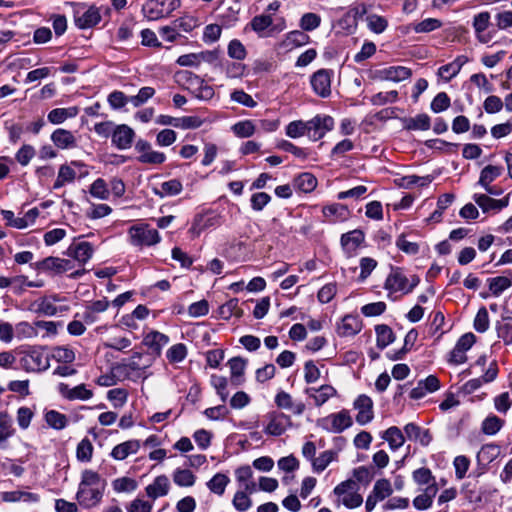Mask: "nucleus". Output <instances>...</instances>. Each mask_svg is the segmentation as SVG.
<instances>
[{
	"label": "nucleus",
	"instance_id": "obj_1",
	"mask_svg": "<svg viewBox=\"0 0 512 512\" xmlns=\"http://www.w3.org/2000/svg\"><path fill=\"white\" fill-rule=\"evenodd\" d=\"M106 481L93 471L86 469L82 472L76 499L84 508H93L97 506L104 495Z\"/></svg>",
	"mask_w": 512,
	"mask_h": 512
},
{
	"label": "nucleus",
	"instance_id": "obj_2",
	"mask_svg": "<svg viewBox=\"0 0 512 512\" xmlns=\"http://www.w3.org/2000/svg\"><path fill=\"white\" fill-rule=\"evenodd\" d=\"M419 277L416 275L407 278L403 270L399 267L392 268L390 274L386 278L384 288L390 293L401 292L408 294L419 284Z\"/></svg>",
	"mask_w": 512,
	"mask_h": 512
},
{
	"label": "nucleus",
	"instance_id": "obj_3",
	"mask_svg": "<svg viewBox=\"0 0 512 512\" xmlns=\"http://www.w3.org/2000/svg\"><path fill=\"white\" fill-rule=\"evenodd\" d=\"M358 490V484L352 479L339 483L333 490L338 498L337 504H342L348 509L359 507L363 503V497L358 493Z\"/></svg>",
	"mask_w": 512,
	"mask_h": 512
},
{
	"label": "nucleus",
	"instance_id": "obj_4",
	"mask_svg": "<svg viewBox=\"0 0 512 512\" xmlns=\"http://www.w3.org/2000/svg\"><path fill=\"white\" fill-rule=\"evenodd\" d=\"M130 242L133 246H153L161 241L159 232L146 223L133 225L128 230Z\"/></svg>",
	"mask_w": 512,
	"mask_h": 512
},
{
	"label": "nucleus",
	"instance_id": "obj_5",
	"mask_svg": "<svg viewBox=\"0 0 512 512\" xmlns=\"http://www.w3.org/2000/svg\"><path fill=\"white\" fill-rule=\"evenodd\" d=\"M317 426L329 433H341L350 428L353 424L352 417L348 410H341L337 413H331L317 420Z\"/></svg>",
	"mask_w": 512,
	"mask_h": 512
},
{
	"label": "nucleus",
	"instance_id": "obj_6",
	"mask_svg": "<svg viewBox=\"0 0 512 512\" xmlns=\"http://www.w3.org/2000/svg\"><path fill=\"white\" fill-rule=\"evenodd\" d=\"M180 4V0H148L142 6V13L148 20H158L170 15Z\"/></svg>",
	"mask_w": 512,
	"mask_h": 512
},
{
	"label": "nucleus",
	"instance_id": "obj_7",
	"mask_svg": "<svg viewBox=\"0 0 512 512\" xmlns=\"http://www.w3.org/2000/svg\"><path fill=\"white\" fill-rule=\"evenodd\" d=\"M20 365L27 372H41L48 369L49 359L43 350L33 347L22 352Z\"/></svg>",
	"mask_w": 512,
	"mask_h": 512
},
{
	"label": "nucleus",
	"instance_id": "obj_8",
	"mask_svg": "<svg viewBox=\"0 0 512 512\" xmlns=\"http://www.w3.org/2000/svg\"><path fill=\"white\" fill-rule=\"evenodd\" d=\"M101 21L99 8L95 6L86 7L85 4H77L74 11L75 25L80 29L94 27Z\"/></svg>",
	"mask_w": 512,
	"mask_h": 512
},
{
	"label": "nucleus",
	"instance_id": "obj_9",
	"mask_svg": "<svg viewBox=\"0 0 512 512\" xmlns=\"http://www.w3.org/2000/svg\"><path fill=\"white\" fill-rule=\"evenodd\" d=\"M334 124L331 116L316 115L307 121V136L312 141H318L334 128Z\"/></svg>",
	"mask_w": 512,
	"mask_h": 512
},
{
	"label": "nucleus",
	"instance_id": "obj_10",
	"mask_svg": "<svg viewBox=\"0 0 512 512\" xmlns=\"http://www.w3.org/2000/svg\"><path fill=\"white\" fill-rule=\"evenodd\" d=\"M34 268L41 272L62 274L74 269L75 264L71 259L49 256L36 262Z\"/></svg>",
	"mask_w": 512,
	"mask_h": 512
},
{
	"label": "nucleus",
	"instance_id": "obj_11",
	"mask_svg": "<svg viewBox=\"0 0 512 512\" xmlns=\"http://www.w3.org/2000/svg\"><path fill=\"white\" fill-rule=\"evenodd\" d=\"M333 71L330 69H319L310 78L313 91L320 97L326 98L331 94V78Z\"/></svg>",
	"mask_w": 512,
	"mask_h": 512
},
{
	"label": "nucleus",
	"instance_id": "obj_12",
	"mask_svg": "<svg viewBox=\"0 0 512 512\" xmlns=\"http://www.w3.org/2000/svg\"><path fill=\"white\" fill-rule=\"evenodd\" d=\"M268 423L264 428V432L271 436H280L285 433L288 427L291 426L290 416L282 412H270L267 414Z\"/></svg>",
	"mask_w": 512,
	"mask_h": 512
},
{
	"label": "nucleus",
	"instance_id": "obj_13",
	"mask_svg": "<svg viewBox=\"0 0 512 512\" xmlns=\"http://www.w3.org/2000/svg\"><path fill=\"white\" fill-rule=\"evenodd\" d=\"M134 138V130L126 124H121L114 127L111 140L117 149L126 150L132 146Z\"/></svg>",
	"mask_w": 512,
	"mask_h": 512
},
{
	"label": "nucleus",
	"instance_id": "obj_14",
	"mask_svg": "<svg viewBox=\"0 0 512 512\" xmlns=\"http://www.w3.org/2000/svg\"><path fill=\"white\" fill-rule=\"evenodd\" d=\"M354 408L358 411L356 415V422L360 425H366L372 421L374 417L373 401L365 395H359L354 401Z\"/></svg>",
	"mask_w": 512,
	"mask_h": 512
},
{
	"label": "nucleus",
	"instance_id": "obj_15",
	"mask_svg": "<svg viewBox=\"0 0 512 512\" xmlns=\"http://www.w3.org/2000/svg\"><path fill=\"white\" fill-rule=\"evenodd\" d=\"M58 392L67 400H81L86 401L93 397L94 393L91 389H88L85 384H79L73 388L65 383L58 385Z\"/></svg>",
	"mask_w": 512,
	"mask_h": 512
},
{
	"label": "nucleus",
	"instance_id": "obj_16",
	"mask_svg": "<svg viewBox=\"0 0 512 512\" xmlns=\"http://www.w3.org/2000/svg\"><path fill=\"white\" fill-rule=\"evenodd\" d=\"M94 249L92 245L87 241L72 243L66 250V255L73 260L77 261L80 265H84L88 262Z\"/></svg>",
	"mask_w": 512,
	"mask_h": 512
},
{
	"label": "nucleus",
	"instance_id": "obj_17",
	"mask_svg": "<svg viewBox=\"0 0 512 512\" xmlns=\"http://www.w3.org/2000/svg\"><path fill=\"white\" fill-rule=\"evenodd\" d=\"M362 329V322L358 316L346 315L337 324V333L341 337L354 336Z\"/></svg>",
	"mask_w": 512,
	"mask_h": 512
},
{
	"label": "nucleus",
	"instance_id": "obj_18",
	"mask_svg": "<svg viewBox=\"0 0 512 512\" xmlns=\"http://www.w3.org/2000/svg\"><path fill=\"white\" fill-rule=\"evenodd\" d=\"M170 489V482L166 475L157 476L146 488V494L153 500L166 496Z\"/></svg>",
	"mask_w": 512,
	"mask_h": 512
},
{
	"label": "nucleus",
	"instance_id": "obj_19",
	"mask_svg": "<svg viewBox=\"0 0 512 512\" xmlns=\"http://www.w3.org/2000/svg\"><path fill=\"white\" fill-rule=\"evenodd\" d=\"M305 393L314 400L316 406H322L330 398L334 397L337 393L336 389L331 385H322L319 388H307Z\"/></svg>",
	"mask_w": 512,
	"mask_h": 512
},
{
	"label": "nucleus",
	"instance_id": "obj_20",
	"mask_svg": "<svg viewBox=\"0 0 512 512\" xmlns=\"http://www.w3.org/2000/svg\"><path fill=\"white\" fill-rule=\"evenodd\" d=\"M140 449V441L133 439L128 440L125 442H122L118 445H116L111 453L110 456L118 461H122L126 459L129 455L136 454Z\"/></svg>",
	"mask_w": 512,
	"mask_h": 512
},
{
	"label": "nucleus",
	"instance_id": "obj_21",
	"mask_svg": "<svg viewBox=\"0 0 512 512\" xmlns=\"http://www.w3.org/2000/svg\"><path fill=\"white\" fill-rule=\"evenodd\" d=\"M275 404L278 408L291 410L295 415H301L305 410L303 402L294 403L292 396L283 390L276 394Z\"/></svg>",
	"mask_w": 512,
	"mask_h": 512
},
{
	"label": "nucleus",
	"instance_id": "obj_22",
	"mask_svg": "<svg viewBox=\"0 0 512 512\" xmlns=\"http://www.w3.org/2000/svg\"><path fill=\"white\" fill-rule=\"evenodd\" d=\"M323 216L326 221L330 223H336L344 221L348 218L349 210L347 206L340 203H333L324 206L322 209Z\"/></svg>",
	"mask_w": 512,
	"mask_h": 512
},
{
	"label": "nucleus",
	"instance_id": "obj_23",
	"mask_svg": "<svg viewBox=\"0 0 512 512\" xmlns=\"http://www.w3.org/2000/svg\"><path fill=\"white\" fill-rule=\"evenodd\" d=\"M51 141L59 149H70L77 146V140L69 130L58 128L51 134Z\"/></svg>",
	"mask_w": 512,
	"mask_h": 512
},
{
	"label": "nucleus",
	"instance_id": "obj_24",
	"mask_svg": "<svg viewBox=\"0 0 512 512\" xmlns=\"http://www.w3.org/2000/svg\"><path fill=\"white\" fill-rule=\"evenodd\" d=\"M468 62V58L464 55L458 56L454 61L441 66L438 69V75L443 78L446 82H449L454 78L462 69V67Z\"/></svg>",
	"mask_w": 512,
	"mask_h": 512
},
{
	"label": "nucleus",
	"instance_id": "obj_25",
	"mask_svg": "<svg viewBox=\"0 0 512 512\" xmlns=\"http://www.w3.org/2000/svg\"><path fill=\"white\" fill-rule=\"evenodd\" d=\"M169 343V337L159 331H150L143 338V344L156 354H160L164 346Z\"/></svg>",
	"mask_w": 512,
	"mask_h": 512
},
{
	"label": "nucleus",
	"instance_id": "obj_26",
	"mask_svg": "<svg viewBox=\"0 0 512 512\" xmlns=\"http://www.w3.org/2000/svg\"><path fill=\"white\" fill-rule=\"evenodd\" d=\"M505 425V420L490 413L481 422L480 430L486 436L496 435Z\"/></svg>",
	"mask_w": 512,
	"mask_h": 512
},
{
	"label": "nucleus",
	"instance_id": "obj_27",
	"mask_svg": "<svg viewBox=\"0 0 512 512\" xmlns=\"http://www.w3.org/2000/svg\"><path fill=\"white\" fill-rule=\"evenodd\" d=\"M402 123L404 129L413 131H426L429 130L431 127V119L425 113L418 114L415 117L404 118L402 120Z\"/></svg>",
	"mask_w": 512,
	"mask_h": 512
},
{
	"label": "nucleus",
	"instance_id": "obj_28",
	"mask_svg": "<svg viewBox=\"0 0 512 512\" xmlns=\"http://www.w3.org/2000/svg\"><path fill=\"white\" fill-rule=\"evenodd\" d=\"M411 74V70L404 66H390L380 71L381 78L394 82L408 79Z\"/></svg>",
	"mask_w": 512,
	"mask_h": 512
},
{
	"label": "nucleus",
	"instance_id": "obj_29",
	"mask_svg": "<svg viewBox=\"0 0 512 512\" xmlns=\"http://www.w3.org/2000/svg\"><path fill=\"white\" fill-rule=\"evenodd\" d=\"M495 330L505 345L512 344V316H502L501 320L495 323Z\"/></svg>",
	"mask_w": 512,
	"mask_h": 512
},
{
	"label": "nucleus",
	"instance_id": "obj_30",
	"mask_svg": "<svg viewBox=\"0 0 512 512\" xmlns=\"http://www.w3.org/2000/svg\"><path fill=\"white\" fill-rule=\"evenodd\" d=\"M490 23V13L487 11L481 12L473 18V28L477 34V38L482 43H487L490 37L483 35V32L488 28Z\"/></svg>",
	"mask_w": 512,
	"mask_h": 512
},
{
	"label": "nucleus",
	"instance_id": "obj_31",
	"mask_svg": "<svg viewBox=\"0 0 512 512\" xmlns=\"http://www.w3.org/2000/svg\"><path fill=\"white\" fill-rule=\"evenodd\" d=\"M78 114L77 107L55 108L48 113L47 119L50 123L58 125L68 118H73Z\"/></svg>",
	"mask_w": 512,
	"mask_h": 512
},
{
	"label": "nucleus",
	"instance_id": "obj_32",
	"mask_svg": "<svg viewBox=\"0 0 512 512\" xmlns=\"http://www.w3.org/2000/svg\"><path fill=\"white\" fill-rule=\"evenodd\" d=\"M316 186L317 179L309 172L301 173L294 179V187L304 193L312 192Z\"/></svg>",
	"mask_w": 512,
	"mask_h": 512
},
{
	"label": "nucleus",
	"instance_id": "obj_33",
	"mask_svg": "<svg viewBox=\"0 0 512 512\" xmlns=\"http://www.w3.org/2000/svg\"><path fill=\"white\" fill-rule=\"evenodd\" d=\"M183 185L178 179H171L161 183L160 189H154V194L160 198L175 196L181 193Z\"/></svg>",
	"mask_w": 512,
	"mask_h": 512
},
{
	"label": "nucleus",
	"instance_id": "obj_34",
	"mask_svg": "<svg viewBox=\"0 0 512 512\" xmlns=\"http://www.w3.org/2000/svg\"><path fill=\"white\" fill-rule=\"evenodd\" d=\"M377 347L380 349L386 348L394 342L395 335L392 329L385 324L377 325L375 327Z\"/></svg>",
	"mask_w": 512,
	"mask_h": 512
},
{
	"label": "nucleus",
	"instance_id": "obj_35",
	"mask_svg": "<svg viewBox=\"0 0 512 512\" xmlns=\"http://www.w3.org/2000/svg\"><path fill=\"white\" fill-rule=\"evenodd\" d=\"M503 173V167L497 165H487L485 166L481 172L478 180V185L480 186H488L498 177H500Z\"/></svg>",
	"mask_w": 512,
	"mask_h": 512
},
{
	"label": "nucleus",
	"instance_id": "obj_36",
	"mask_svg": "<svg viewBox=\"0 0 512 512\" xmlns=\"http://www.w3.org/2000/svg\"><path fill=\"white\" fill-rule=\"evenodd\" d=\"M382 438L386 440L389 447L392 450L400 448L405 441L403 432L396 426L389 427L382 435Z\"/></svg>",
	"mask_w": 512,
	"mask_h": 512
},
{
	"label": "nucleus",
	"instance_id": "obj_37",
	"mask_svg": "<svg viewBox=\"0 0 512 512\" xmlns=\"http://www.w3.org/2000/svg\"><path fill=\"white\" fill-rule=\"evenodd\" d=\"M364 241V234L360 230H353L341 236V245L348 251H353Z\"/></svg>",
	"mask_w": 512,
	"mask_h": 512
},
{
	"label": "nucleus",
	"instance_id": "obj_38",
	"mask_svg": "<svg viewBox=\"0 0 512 512\" xmlns=\"http://www.w3.org/2000/svg\"><path fill=\"white\" fill-rule=\"evenodd\" d=\"M247 360L242 357H233L228 361L231 372V381L236 385L240 384V378L244 375Z\"/></svg>",
	"mask_w": 512,
	"mask_h": 512
},
{
	"label": "nucleus",
	"instance_id": "obj_39",
	"mask_svg": "<svg viewBox=\"0 0 512 512\" xmlns=\"http://www.w3.org/2000/svg\"><path fill=\"white\" fill-rule=\"evenodd\" d=\"M500 454V447L497 444L490 443L481 447L477 453V461L479 463H491Z\"/></svg>",
	"mask_w": 512,
	"mask_h": 512
},
{
	"label": "nucleus",
	"instance_id": "obj_40",
	"mask_svg": "<svg viewBox=\"0 0 512 512\" xmlns=\"http://www.w3.org/2000/svg\"><path fill=\"white\" fill-rule=\"evenodd\" d=\"M76 178L75 170L69 165H61L58 171L57 179L53 184V189L57 190L67 183H71Z\"/></svg>",
	"mask_w": 512,
	"mask_h": 512
},
{
	"label": "nucleus",
	"instance_id": "obj_41",
	"mask_svg": "<svg viewBox=\"0 0 512 512\" xmlns=\"http://www.w3.org/2000/svg\"><path fill=\"white\" fill-rule=\"evenodd\" d=\"M46 423L53 429L62 430L68 424V419L65 414H62L56 410H49L45 413Z\"/></svg>",
	"mask_w": 512,
	"mask_h": 512
},
{
	"label": "nucleus",
	"instance_id": "obj_42",
	"mask_svg": "<svg viewBox=\"0 0 512 512\" xmlns=\"http://www.w3.org/2000/svg\"><path fill=\"white\" fill-rule=\"evenodd\" d=\"M89 193L91 196L99 200H107L110 196L108 185L102 178H97L92 182L89 187Z\"/></svg>",
	"mask_w": 512,
	"mask_h": 512
},
{
	"label": "nucleus",
	"instance_id": "obj_43",
	"mask_svg": "<svg viewBox=\"0 0 512 512\" xmlns=\"http://www.w3.org/2000/svg\"><path fill=\"white\" fill-rule=\"evenodd\" d=\"M173 481L180 487H191L196 481L195 475L188 469H176L173 473Z\"/></svg>",
	"mask_w": 512,
	"mask_h": 512
},
{
	"label": "nucleus",
	"instance_id": "obj_44",
	"mask_svg": "<svg viewBox=\"0 0 512 512\" xmlns=\"http://www.w3.org/2000/svg\"><path fill=\"white\" fill-rule=\"evenodd\" d=\"M93 445L88 438H83L77 445L76 458L80 462H90L93 455Z\"/></svg>",
	"mask_w": 512,
	"mask_h": 512
},
{
	"label": "nucleus",
	"instance_id": "obj_45",
	"mask_svg": "<svg viewBox=\"0 0 512 512\" xmlns=\"http://www.w3.org/2000/svg\"><path fill=\"white\" fill-rule=\"evenodd\" d=\"M489 290L494 296H499L503 291L511 287L512 280L505 276H497L488 279Z\"/></svg>",
	"mask_w": 512,
	"mask_h": 512
},
{
	"label": "nucleus",
	"instance_id": "obj_46",
	"mask_svg": "<svg viewBox=\"0 0 512 512\" xmlns=\"http://www.w3.org/2000/svg\"><path fill=\"white\" fill-rule=\"evenodd\" d=\"M229 481V478L225 474L217 473L207 482V487L211 492L222 495Z\"/></svg>",
	"mask_w": 512,
	"mask_h": 512
},
{
	"label": "nucleus",
	"instance_id": "obj_47",
	"mask_svg": "<svg viewBox=\"0 0 512 512\" xmlns=\"http://www.w3.org/2000/svg\"><path fill=\"white\" fill-rule=\"evenodd\" d=\"M366 23L368 29L376 34L383 33L387 27H388V21L385 17L377 15V14H370L366 17Z\"/></svg>",
	"mask_w": 512,
	"mask_h": 512
},
{
	"label": "nucleus",
	"instance_id": "obj_48",
	"mask_svg": "<svg viewBox=\"0 0 512 512\" xmlns=\"http://www.w3.org/2000/svg\"><path fill=\"white\" fill-rule=\"evenodd\" d=\"M337 453L332 450H326L316 457L313 462L314 471L320 473L324 471L327 466L336 459Z\"/></svg>",
	"mask_w": 512,
	"mask_h": 512
},
{
	"label": "nucleus",
	"instance_id": "obj_49",
	"mask_svg": "<svg viewBox=\"0 0 512 512\" xmlns=\"http://www.w3.org/2000/svg\"><path fill=\"white\" fill-rule=\"evenodd\" d=\"M38 335L35 323L30 324L28 322H19L15 326V336L19 340L34 338Z\"/></svg>",
	"mask_w": 512,
	"mask_h": 512
},
{
	"label": "nucleus",
	"instance_id": "obj_50",
	"mask_svg": "<svg viewBox=\"0 0 512 512\" xmlns=\"http://www.w3.org/2000/svg\"><path fill=\"white\" fill-rule=\"evenodd\" d=\"M187 356V347L183 343L172 345L166 352V357L170 363L182 362Z\"/></svg>",
	"mask_w": 512,
	"mask_h": 512
},
{
	"label": "nucleus",
	"instance_id": "obj_51",
	"mask_svg": "<svg viewBox=\"0 0 512 512\" xmlns=\"http://www.w3.org/2000/svg\"><path fill=\"white\" fill-rule=\"evenodd\" d=\"M490 326L488 311L485 307H481L474 318L473 327L478 333H485Z\"/></svg>",
	"mask_w": 512,
	"mask_h": 512
},
{
	"label": "nucleus",
	"instance_id": "obj_52",
	"mask_svg": "<svg viewBox=\"0 0 512 512\" xmlns=\"http://www.w3.org/2000/svg\"><path fill=\"white\" fill-rule=\"evenodd\" d=\"M231 129L240 138H248L255 133V126L250 120L239 121Z\"/></svg>",
	"mask_w": 512,
	"mask_h": 512
},
{
	"label": "nucleus",
	"instance_id": "obj_53",
	"mask_svg": "<svg viewBox=\"0 0 512 512\" xmlns=\"http://www.w3.org/2000/svg\"><path fill=\"white\" fill-rule=\"evenodd\" d=\"M154 94L155 89L153 87L145 86L138 91L137 95L130 96L129 101L134 107H139L152 98Z\"/></svg>",
	"mask_w": 512,
	"mask_h": 512
},
{
	"label": "nucleus",
	"instance_id": "obj_54",
	"mask_svg": "<svg viewBox=\"0 0 512 512\" xmlns=\"http://www.w3.org/2000/svg\"><path fill=\"white\" fill-rule=\"evenodd\" d=\"M321 24V17L316 13H305L300 19V27L303 31H313Z\"/></svg>",
	"mask_w": 512,
	"mask_h": 512
},
{
	"label": "nucleus",
	"instance_id": "obj_55",
	"mask_svg": "<svg viewBox=\"0 0 512 512\" xmlns=\"http://www.w3.org/2000/svg\"><path fill=\"white\" fill-rule=\"evenodd\" d=\"M272 24L273 19L270 15H257L250 22L252 30L259 35H262Z\"/></svg>",
	"mask_w": 512,
	"mask_h": 512
},
{
	"label": "nucleus",
	"instance_id": "obj_56",
	"mask_svg": "<svg viewBox=\"0 0 512 512\" xmlns=\"http://www.w3.org/2000/svg\"><path fill=\"white\" fill-rule=\"evenodd\" d=\"M286 135L290 138H299L307 135V121L296 120L286 126Z\"/></svg>",
	"mask_w": 512,
	"mask_h": 512
},
{
	"label": "nucleus",
	"instance_id": "obj_57",
	"mask_svg": "<svg viewBox=\"0 0 512 512\" xmlns=\"http://www.w3.org/2000/svg\"><path fill=\"white\" fill-rule=\"evenodd\" d=\"M392 492L393 490L390 481L387 479L377 480L372 490V493L381 501L389 497L392 494Z\"/></svg>",
	"mask_w": 512,
	"mask_h": 512
},
{
	"label": "nucleus",
	"instance_id": "obj_58",
	"mask_svg": "<svg viewBox=\"0 0 512 512\" xmlns=\"http://www.w3.org/2000/svg\"><path fill=\"white\" fill-rule=\"evenodd\" d=\"M453 466L455 469V476L458 480L463 479L470 467V459L465 455H459L454 458Z\"/></svg>",
	"mask_w": 512,
	"mask_h": 512
},
{
	"label": "nucleus",
	"instance_id": "obj_59",
	"mask_svg": "<svg viewBox=\"0 0 512 512\" xmlns=\"http://www.w3.org/2000/svg\"><path fill=\"white\" fill-rule=\"evenodd\" d=\"M442 26V22L436 18H426L421 22L414 25L413 30L416 33H428L439 29Z\"/></svg>",
	"mask_w": 512,
	"mask_h": 512
},
{
	"label": "nucleus",
	"instance_id": "obj_60",
	"mask_svg": "<svg viewBox=\"0 0 512 512\" xmlns=\"http://www.w3.org/2000/svg\"><path fill=\"white\" fill-rule=\"evenodd\" d=\"M412 478L417 485H427L435 480L431 470L427 467H421L413 471Z\"/></svg>",
	"mask_w": 512,
	"mask_h": 512
},
{
	"label": "nucleus",
	"instance_id": "obj_61",
	"mask_svg": "<svg viewBox=\"0 0 512 512\" xmlns=\"http://www.w3.org/2000/svg\"><path fill=\"white\" fill-rule=\"evenodd\" d=\"M494 408L501 414H506L512 407V399L508 392H503L497 395L494 400Z\"/></svg>",
	"mask_w": 512,
	"mask_h": 512
},
{
	"label": "nucleus",
	"instance_id": "obj_62",
	"mask_svg": "<svg viewBox=\"0 0 512 512\" xmlns=\"http://www.w3.org/2000/svg\"><path fill=\"white\" fill-rule=\"evenodd\" d=\"M450 98L445 92L438 93L431 102V110L434 113H440L450 107Z\"/></svg>",
	"mask_w": 512,
	"mask_h": 512
},
{
	"label": "nucleus",
	"instance_id": "obj_63",
	"mask_svg": "<svg viewBox=\"0 0 512 512\" xmlns=\"http://www.w3.org/2000/svg\"><path fill=\"white\" fill-rule=\"evenodd\" d=\"M233 506L240 512L247 511L252 506V500L246 492L237 491L233 497Z\"/></svg>",
	"mask_w": 512,
	"mask_h": 512
},
{
	"label": "nucleus",
	"instance_id": "obj_64",
	"mask_svg": "<svg viewBox=\"0 0 512 512\" xmlns=\"http://www.w3.org/2000/svg\"><path fill=\"white\" fill-rule=\"evenodd\" d=\"M137 488V482L129 477L117 478L113 481V489L120 492H132Z\"/></svg>",
	"mask_w": 512,
	"mask_h": 512
}]
</instances>
